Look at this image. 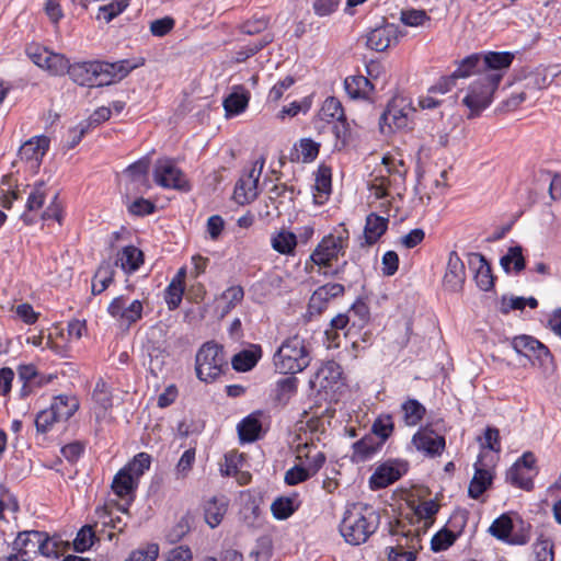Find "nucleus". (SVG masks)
<instances>
[{
    "label": "nucleus",
    "instance_id": "a878e982",
    "mask_svg": "<svg viewBox=\"0 0 561 561\" xmlns=\"http://www.w3.org/2000/svg\"><path fill=\"white\" fill-rule=\"evenodd\" d=\"M250 93L243 87L238 85L233 91L224 100V108L226 116L232 117L241 114L248 107Z\"/></svg>",
    "mask_w": 561,
    "mask_h": 561
},
{
    "label": "nucleus",
    "instance_id": "72a5a7b5",
    "mask_svg": "<svg viewBox=\"0 0 561 561\" xmlns=\"http://www.w3.org/2000/svg\"><path fill=\"white\" fill-rule=\"evenodd\" d=\"M37 66L53 76H64L67 70V57L61 54L53 53L47 48L43 60H41V65Z\"/></svg>",
    "mask_w": 561,
    "mask_h": 561
},
{
    "label": "nucleus",
    "instance_id": "412c9836",
    "mask_svg": "<svg viewBox=\"0 0 561 561\" xmlns=\"http://www.w3.org/2000/svg\"><path fill=\"white\" fill-rule=\"evenodd\" d=\"M229 506L225 495L213 496L203 504L204 519L210 528H216L222 522Z\"/></svg>",
    "mask_w": 561,
    "mask_h": 561
},
{
    "label": "nucleus",
    "instance_id": "6e6d98bb",
    "mask_svg": "<svg viewBox=\"0 0 561 561\" xmlns=\"http://www.w3.org/2000/svg\"><path fill=\"white\" fill-rule=\"evenodd\" d=\"M95 539V531L90 525L83 526L73 540V548L77 552H84L92 547Z\"/></svg>",
    "mask_w": 561,
    "mask_h": 561
},
{
    "label": "nucleus",
    "instance_id": "f257e3e1",
    "mask_svg": "<svg viewBox=\"0 0 561 561\" xmlns=\"http://www.w3.org/2000/svg\"><path fill=\"white\" fill-rule=\"evenodd\" d=\"M379 524L380 515L371 506L353 503L344 512L340 533L347 543L359 546L376 533Z\"/></svg>",
    "mask_w": 561,
    "mask_h": 561
},
{
    "label": "nucleus",
    "instance_id": "49530a36",
    "mask_svg": "<svg viewBox=\"0 0 561 561\" xmlns=\"http://www.w3.org/2000/svg\"><path fill=\"white\" fill-rule=\"evenodd\" d=\"M394 430L392 416L390 414L379 415L371 426V434L377 437L378 442L383 445L386 440L391 436Z\"/></svg>",
    "mask_w": 561,
    "mask_h": 561
},
{
    "label": "nucleus",
    "instance_id": "cd10ccee",
    "mask_svg": "<svg viewBox=\"0 0 561 561\" xmlns=\"http://www.w3.org/2000/svg\"><path fill=\"white\" fill-rule=\"evenodd\" d=\"M492 481L491 471L474 463V474L469 484L468 495L478 500L491 486Z\"/></svg>",
    "mask_w": 561,
    "mask_h": 561
},
{
    "label": "nucleus",
    "instance_id": "4c0bfd02",
    "mask_svg": "<svg viewBox=\"0 0 561 561\" xmlns=\"http://www.w3.org/2000/svg\"><path fill=\"white\" fill-rule=\"evenodd\" d=\"M453 73L457 79L468 78L473 75L481 77L483 69L481 65L480 53L472 54L463 58Z\"/></svg>",
    "mask_w": 561,
    "mask_h": 561
},
{
    "label": "nucleus",
    "instance_id": "ea45409f",
    "mask_svg": "<svg viewBox=\"0 0 561 561\" xmlns=\"http://www.w3.org/2000/svg\"><path fill=\"white\" fill-rule=\"evenodd\" d=\"M262 424L260 420L251 414L244 417L238 424V434L241 442H254L259 438V434L261 432Z\"/></svg>",
    "mask_w": 561,
    "mask_h": 561
},
{
    "label": "nucleus",
    "instance_id": "864d4df0",
    "mask_svg": "<svg viewBox=\"0 0 561 561\" xmlns=\"http://www.w3.org/2000/svg\"><path fill=\"white\" fill-rule=\"evenodd\" d=\"M150 456L146 453H139L123 469L133 474L134 479L138 482V479L150 468Z\"/></svg>",
    "mask_w": 561,
    "mask_h": 561
},
{
    "label": "nucleus",
    "instance_id": "de8ad7c7",
    "mask_svg": "<svg viewBox=\"0 0 561 561\" xmlns=\"http://www.w3.org/2000/svg\"><path fill=\"white\" fill-rule=\"evenodd\" d=\"M314 190L318 193L314 195V202L322 204L319 198L325 197L331 192V169L329 167H319L316 174Z\"/></svg>",
    "mask_w": 561,
    "mask_h": 561
},
{
    "label": "nucleus",
    "instance_id": "0eeeda50",
    "mask_svg": "<svg viewBox=\"0 0 561 561\" xmlns=\"http://www.w3.org/2000/svg\"><path fill=\"white\" fill-rule=\"evenodd\" d=\"M348 247V231L343 229L337 234L325 236L313 250L310 260L318 266H331L334 261L345 254Z\"/></svg>",
    "mask_w": 561,
    "mask_h": 561
},
{
    "label": "nucleus",
    "instance_id": "f704fd0d",
    "mask_svg": "<svg viewBox=\"0 0 561 561\" xmlns=\"http://www.w3.org/2000/svg\"><path fill=\"white\" fill-rule=\"evenodd\" d=\"M136 486L137 481L134 479V476L123 468L115 474L112 482V490L119 497L133 494Z\"/></svg>",
    "mask_w": 561,
    "mask_h": 561
},
{
    "label": "nucleus",
    "instance_id": "8fccbe9b",
    "mask_svg": "<svg viewBox=\"0 0 561 561\" xmlns=\"http://www.w3.org/2000/svg\"><path fill=\"white\" fill-rule=\"evenodd\" d=\"M319 148L320 145L318 142L310 138H304L299 142V150L296 149L295 157L294 153H291L290 159L293 161H299L301 156L302 162H311L318 157Z\"/></svg>",
    "mask_w": 561,
    "mask_h": 561
},
{
    "label": "nucleus",
    "instance_id": "ddd939ff",
    "mask_svg": "<svg viewBox=\"0 0 561 561\" xmlns=\"http://www.w3.org/2000/svg\"><path fill=\"white\" fill-rule=\"evenodd\" d=\"M412 443L419 451L431 458L440 456L446 447L445 437L436 434L428 426L419 430L413 435Z\"/></svg>",
    "mask_w": 561,
    "mask_h": 561
},
{
    "label": "nucleus",
    "instance_id": "052dcab7",
    "mask_svg": "<svg viewBox=\"0 0 561 561\" xmlns=\"http://www.w3.org/2000/svg\"><path fill=\"white\" fill-rule=\"evenodd\" d=\"M159 556L157 543H147L134 550L125 561H156Z\"/></svg>",
    "mask_w": 561,
    "mask_h": 561
},
{
    "label": "nucleus",
    "instance_id": "9b49d317",
    "mask_svg": "<svg viewBox=\"0 0 561 561\" xmlns=\"http://www.w3.org/2000/svg\"><path fill=\"white\" fill-rule=\"evenodd\" d=\"M265 163L261 157L256 160L251 170L237 182L233 197L237 203L244 205L254 201L257 196V183Z\"/></svg>",
    "mask_w": 561,
    "mask_h": 561
},
{
    "label": "nucleus",
    "instance_id": "58836bf2",
    "mask_svg": "<svg viewBox=\"0 0 561 561\" xmlns=\"http://www.w3.org/2000/svg\"><path fill=\"white\" fill-rule=\"evenodd\" d=\"M274 39L273 34L264 33L259 39L251 42L244 46H242L239 50L236 51L234 59L237 62H244L250 57L254 56L256 53L262 50L268 44H271Z\"/></svg>",
    "mask_w": 561,
    "mask_h": 561
},
{
    "label": "nucleus",
    "instance_id": "6e6552de",
    "mask_svg": "<svg viewBox=\"0 0 561 561\" xmlns=\"http://www.w3.org/2000/svg\"><path fill=\"white\" fill-rule=\"evenodd\" d=\"M153 181L157 185L182 192H188L191 185L183 171L170 158H159L153 167Z\"/></svg>",
    "mask_w": 561,
    "mask_h": 561
},
{
    "label": "nucleus",
    "instance_id": "c03bdc74",
    "mask_svg": "<svg viewBox=\"0 0 561 561\" xmlns=\"http://www.w3.org/2000/svg\"><path fill=\"white\" fill-rule=\"evenodd\" d=\"M500 264L506 273L511 272L512 264L514 272L520 273L525 268L523 248L520 245L511 247L507 253L501 257Z\"/></svg>",
    "mask_w": 561,
    "mask_h": 561
},
{
    "label": "nucleus",
    "instance_id": "f8f14e48",
    "mask_svg": "<svg viewBox=\"0 0 561 561\" xmlns=\"http://www.w3.org/2000/svg\"><path fill=\"white\" fill-rule=\"evenodd\" d=\"M408 471V463L402 460H388L378 466L369 478L371 490H380L394 483Z\"/></svg>",
    "mask_w": 561,
    "mask_h": 561
},
{
    "label": "nucleus",
    "instance_id": "69168bd1",
    "mask_svg": "<svg viewBox=\"0 0 561 561\" xmlns=\"http://www.w3.org/2000/svg\"><path fill=\"white\" fill-rule=\"evenodd\" d=\"M127 7L124 0L111 2L102 5L99 9L98 20H104L106 23L111 22L114 18L119 15Z\"/></svg>",
    "mask_w": 561,
    "mask_h": 561
},
{
    "label": "nucleus",
    "instance_id": "473e14b6",
    "mask_svg": "<svg viewBox=\"0 0 561 561\" xmlns=\"http://www.w3.org/2000/svg\"><path fill=\"white\" fill-rule=\"evenodd\" d=\"M115 268L110 262H102L96 270L92 282V294L103 293L114 280Z\"/></svg>",
    "mask_w": 561,
    "mask_h": 561
},
{
    "label": "nucleus",
    "instance_id": "393cba45",
    "mask_svg": "<svg viewBox=\"0 0 561 561\" xmlns=\"http://www.w3.org/2000/svg\"><path fill=\"white\" fill-rule=\"evenodd\" d=\"M142 263V251L134 245H126L117 253L114 267L121 266L124 272L131 274L138 271Z\"/></svg>",
    "mask_w": 561,
    "mask_h": 561
},
{
    "label": "nucleus",
    "instance_id": "e433bc0d",
    "mask_svg": "<svg viewBox=\"0 0 561 561\" xmlns=\"http://www.w3.org/2000/svg\"><path fill=\"white\" fill-rule=\"evenodd\" d=\"M149 168H150V158H149V156H145V157L140 158L139 160H137L136 162L128 165L124 170V173L127 174L133 182H137L146 187H149L150 186L149 182H148Z\"/></svg>",
    "mask_w": 561,
    "mask_h": 561
},
{
    "label": "nucleus",
    "instance_id": "bf43d9fd",
    "mask_svg": "<svg viewBox=\"0 0 561 561\" xmlns=\"http://www.w3.org/2000/svg\"><path fill=\"white\" fill-rule=\"evenodd\" d=\"M46 195H47L46 184L43 181L37 182L28 195V198L26 202L27 210L33 211V210H37V209L42 208V206L44 205Z\"/></svg>",
    "mask_w": 561,
    "mask_h": 561
},
{
    "label": "nucleus",
    "instance_id": "5701e85b",
    "mask_svg": "<svg viewBox=\"0 0 561 561\" xmlns=\"http://www.w3.org/2000/svg\"><path fill=\"white\" fill-rule=\"evenodd\" d=\"M383 445L377 440L374 435H365L352 446L353 453L351 459L353 462L360 463L369 460L376 455Z\"/></svg>",
    "mask_w": 561,
    "mask_h": 561
},
{
    "label": "nucleus",
    "instance_id": "dca6fc26",
    "mask_svg": "<svg viewBox=\"0 0 561 561\" xmlns=\"http://www.w3.org/2000/svg\"><path fill=\"white\" fill-rule=\"evenodd\" d=\"M466 279L465 264L456 251L448 256L446 272L443 278V286L446 290L457 293L462 289Z\"/></svg>",
    "mask_w": 561,
    "mask_h": 561
},
{
    "label": "nucleus",
    "instance_id": "4be33fe9",
    "mask_svg": "<svg viewBox=\"0 0 561 561\" xmlns=\"http://www.w3.org/2000/svg\"><path fill=\"white\" fill-rule=\"evenodd\" d=\"M48 148V137L36 136L20 147L19 156L22 160L33 162L36 167H38Z\"/></svg>",
    "mask_w": 561,
    "mask_h": 561
},
{
    "label": "nucleus",
    "instance_id": "e2e57ef3",
    "mask_svg": "<svg viewBox=\"0 0 561 561\" xmlns=\"http://www.w3.org/2000/svg\"><path fill=\"white\" fill-rule=\"evenodd\" d=\"M61 420L57 417V414L49 407L46 410H43L37 413L35 417V426L37 432L47 433L56 422H60Z\"/></svg>",
    "mask_w": 561,
    "mask_h": 561
},
{
    "label": "nucleus",
    "instance_id": "423d86ee",
    "mask_svg": "<svg viewBox=\"0 0 561 561\" xmlns=\"http://www.w3.org/2000/svg\"><path fill=\"white\" fill-rule=\"evenodd\" d=\"M513 348L538 365L545 374H552L556 369L553 356L549 348L530 335L515 336L512 341Z\"/></svg>",
    "mask_w": 561,
    "mask_h": 561
},
{
    "label": "nucleus",
    "instance_id": "a18cd8bd",
    "mask_svg": "<svg viewBox=\"0 0 561 561\" xmlns=\"http://www.w3.org/2000/svg\"><path fill=\"white\" fill-rule=\"evenodd\" d=\"M298 508L296 497L280 496L271 505V511L276 519L284 520L291 516Z\"/></svg>",
    "mask_w": 561,
    "mask_h": 561
},
{
    "label": "nucleus",
    "instance_id": "aec40b11",
    "mask_svg": "<svg viewBox=\"0 0 561 561\" xmlns=\"http://www.w3.org/2000/svg\"><path fill=\"white\" fill-rule=\"evenodd\" d=\"M397 39V28L394 25L386 24L366 34V46L376 51H383Z\"/></svg>",
    "mask_w": 561,
    "mask_h": 561
},
{
    "label": "nucleus",
    "instance_id": "bb28decb",
    "mask_svg": "<svg viewBox=\"0 0 561 561\" xmlns=\"http://www.w3.org/2000/svg\"><path fill=\"white\" fill-rule=\"evenodd\" d=\"M388 218L378 216L375 213L366 217L364 228L365 242L368 245L375 244L388 229Z\"/></svg>",
    "mask_w": 561,
    "mask_h": 561
},
{
    "label": "nucleus",
    "instance_id": "7ed1b4c3",
    "mask_svg": "<svg viewBox=\"0 0 561 561\" xmlns=\"http://www.w3.org/2000/svg\"><path fill=\"white\" fill-rule=\"evenodd\" d=\"M229 370L224 347L215 342L204 343L195 356L197 378L206 383L214 382Z\"/></svg>",
    "mask_w": 561,
    "mask_h": 561
},
{
    "label": "nucleus",
    "instance_id": "603ef678",
    "mask_svg": "<svg viewBox=\"0 0 561 561\" xmlns=\"http://www.w3.org/2000/svg\"><path fill=\"white\" fill-rule=\"evenodd\" d=\"M184 284L181 279H172L165 289V302L170 310H175L182 302Z\"/></svg>",
    "mask_w": 561,
    "mask_h": 561
},
{
    "label": "nucleus",
    "instance_id": "39448f33",
    "mask_svg": "<svg viewBox=\"0 0 561 561\" xmlns=\"http://www.w3.org/2000/svg\"><path fill=\"white\" fill-rule=\"evenodd\" d=\"M499 88V76L478 77L469 87L462 104L470 111L468 118L478 117L493 101L494 92Z\"/></svg>",
    "mask_w": 561,
    "mask_h": 561
},
{
    "label": "nucleus",
    "instance_id": "a19ab883",
    "mask_svg": "<svg viewBox=\"0 0 561 561\" xmlns=\"http://www.w3.org/2000/svg\"><path fill=\"white\" fill-rule=\"evenodd\" d=\"M324 275L337 277L341 280L346 282L347 285L351 287L358 283L362 275V271L358 265H350L347 261H344L341 265H339L331 272H324Z\"/></svg>",
    "mask_w": 561,
    "mask_h": 561
},
{
    "label": "nucleus",
    "instance_id": "f3484780",
    "mask_svg": "<svg viewBox=\"0 0 561 561\" xmlns=\"http://www.w3.org/2000/svg\"><path fill=\"white\" fill-rule=\"evenodd\" d=\"M43 531L24 530L20 531L13 541V550L21 554L22 561H33L41 550Z\"/></svg>",
    "mask_w": 561,
    "mask_h": 561
},
{
    "label": "nucleus",
    "instance_id": "774afa93",
    "mask_svg": "<svg viewBox=\"0 0 561 561\" xmlns=\"http://www.w3.org/2000/svg\"><path fill=\"white\" fill-rule=\"evenodd\" d=\"M309 478H311V474L306 466L296 465L286 471L284 481L287 485H297Z\"/></svg>",
    "mask_w": 561,
    "mask_h": 561
},
{
    "label": "nucleus",
    "instance_id": "c9c22d12",
    "mask_svg": "<svg viewBox=\"0 0 561 561\" xmlns=\"http://www.w3.org/2000/svg\"><path fill=\"white\" fill-rule=\"evenodd\" d=\"M403 422L408 426L417 425L426 413L425 407L416 399H408L401 404Z\"/></svg>",
    "mask_w": 561,
    "mask_h": 561
},
{
    "label": "nucleus",
    "instance_id": "20e7f679",
    "mask_svg": "<svg viewBox=\"0 0 561 561\" xmlns=\"http://www.w3.org/2000/svg\"><path fill=\"white\" fill-rule=\"evenodd\" d=\"M529 523L517 517L515 520L508 513H503L493 520L488 531L500 541L512 546H524L530 540Z\"/></svg>",
    "mask_w": 561,
    "mask_h": 561
},
{
    "label": "nucleus",
    "instance_id": "680f3d73",
    "mask_svg": "<svg viewBox=\"0 0 561 561\" xmlns=\"http://www.w3.org/2000/svg\"><path fill=\"white\" fill-rule=\"evenodd\" d=\"M270 24L267 16H253L252 19L240 24L239 30L247 35H255L264 32Z\"/></svg>",
    "mask_w": 561,
    "mask_h": 561
},
{
    "label": "nucleus",
    "instance_id": "7c9ffc66",
    "mask_svg": "<svg viewBox=\"0 0 561 561\" xmlns=\"http://www.w3.org/2000/svg\"><path fill=\"white\" fill-rule=\"evenodd\" d=\"M297 390L298 379L294 375L282 378L275 385L274 401L277 405L284 407L297 393Z\"/></svg>",
    "mask_w": 561,
    "mask_h": 561
},
{
    "label": "nucleus",
    "instance_id": "4d7b16f0",
    "mask_svg": "<svg viewBox=\"0 0 561 561\" xmlns=\"http://www.w3.org/2000/svg\"><path fill=\"white\" fill-rule=\"evenodd\" d=\"M345 291V287L339 283H328L320 286L313 293V300H331L333 298L343 296Z\"/></svg>",
    "mask_w": 561,
    "mask_h": 561
},
{
    "label": "nucleus",
    "instance_id": "2eb2a0df",
    "mask_svg": "<svg viewBox=\"0 0 561 561\" xmlns=\"http://www.w3.org/2000/svg\"><path fill=\"white\" fill-rule=\"evenodd\" d=\"M342 374L343 370L340 364L334 360H329L323 364L310 379V388L318 391L334 390L341 382Z\"/></svg>",
    "mask_w": 561,
    "mask_h": 561
},
{
    "label": "nucleus",
    "instance_id": "9d476101",
    "mask_svg": "<svg viewBox=\"0 0 561 561\" xmlns=\"http://www.w3.org/2000/svg\"><path fill=\"white\" fill-rule=\"evenodd\" d=\"M413 108L403 99L392 100L380 117L381 131L386 133V126L388 127V131L408 128Z\"/></svg>",
    "mask_w": 561,
    "mask_h": 561
},
{
    "label": "nucleus",
    "instance_id": "b1692460",
    "mask_svg": "<svg viewBox=\"0 0 561 561\" xmlns=\"http://www.w3.org/2000/svg\"><path fill=\"white\" fill-rule=\"evenodd\" d=\"M96 61H82L70 65L67 59V70L66 73L70 76L73 82L82 87L92 88V82L95 70Z\"/></svg>",
    "mask_w": 561,
    "mask_h": 561
},
{
    "label": "nucleus",
    "instance_id": "c85d7f7f",
    "mask_svg": "<svg viewBox=\"0 0 561 561\" xmlns=\"http://www.w3.org/2000/svg\"><path fill=\"white\" fill-rule=\"evenodd\" d=\"M344 88L346 93L352 99H368L374 90V85L369 79L359 75L347 77L344 80Z\"/></svg>",
    "mask_w": 561,
    "mask_h": 561
},
{
    "label": "nucleus",
    "instance_id": "3c124183",
    "mask_svg": "<svg viewBox=\"0 0 561 561\" xmlns=\"http://www.w3.org/2000/svg\"><path fill=\"white\" fill-rule=\"evenodd\" d=\"M506 481L512 485L520 488L526 491L534 489V481L530 476L524 472V469L518 468V465H513L506 472Z\"/></svg>",
    "mask_w": 561,
    "mask_h": 561
},
{
    "label": "nucleus",
    "instance_id": "f03ea898",
    "mask_svg": "<svg viewBox=\"0 0 561 561\" xmlns=\"http://www.w3.org/2000/svg\"><path fill=\"white\" fill-rule=\"evenodd\" d=\"M310 362L311 355L306 341L298 335L286 339L273 356L275 370L283 375L301 373Z\"/></svg>",
    "mask_w": 561,
    "mask_h": 561
},
{
    "label": "nucleus",
    "instance_id": "6ab92c4d",
    "mask_svg": "<svg viewBox=\"0 0 561 561\" xmlns=\"http://www.w3.org/2000/svg\"><path fill=\"white\" fill-rule=\"evenodd\" d=\"M469 266L474 270V278L477 285L482 290H490L494 286V276L492 268L484 255L480 253H471L469 255Z\"/></svg>",
    "mask_w": 561,
    "mask_h": 561
},
{
    "label": "nucleus",
    "instance_id": "5fc2aeb1",
    "mask_svg": "<svg viewBox=\"0 0 561 561\" xmlns=\"http://www.w3.org/2000/svg\"><path fill=\"white\" fill-rule=\"evenodd\" d=\"M552 79L548 78L546 69L536 70L525 78L524 87L531 93L550 85Z\"/></svg>",
    "mask_w": 561,
    "mask_h": 561
},
{
    "label": "nucleus",
    "instance_id": "1a4fd4ad",
    "mask_svg": "<svg viewBox=\"0 0 561 561\" xmlns=\"http://www.w3.org/2000/svg\"><path fill=\"white\" fill-rule=\"evenodd\" d=\"M144 306L138 299L130 300L121 295L114 298L107 307V312L122 324L130 327L142 318Z\"/></svg>",
    "mask_w": 561,
    "mask_h": 561
},
{
    "label": "nucleus",
    "instance_id": "a211bd4d",
    "mask_svg": "<svg viewBox=\"0 0 561 561\" xmlns=\"http://www.w3.org/2000/svg\"><path fill=\"white\" fill-rule=\"evenodd\" d=\"M466 517L465 515L455 516L449 524L454 528H458L457 530H451L447 528H443L437 531L432 540H431V549L434 552H440L447 550L449 547L454 545L457 538L461 535L462 529L466 526Z\"/></svg>",
    "mask_w": 561,
    "mask_h": 561
},
{
    "label": "nucleus",
    "instance_id": "4468645a",
    "mask_svg": "<svg viewBox=\"0 0 561 561\" xmlns=\"http://www.w3.org/2000/svg\"><path fill=\"white\" fill-rule=\"evenodd\" d=\"M481 65L484 78L499 76V83L503 79L504 72L510 68L514 60V54L510 51H488L480 53Z\"/></svg>",
    "mask_w": 561,
    "mask_h": 561
},
{
    "label": "nucleus",
    "instance_id": "338daca9",
    "mask_svg": "<svg viewBox=\"0 0 561 561\" xmlns=\"http://www.w3.org/2000/svg\"><path fill=\"white\" fill-rule=\"evenodd\" d=\"M112 67L105 65L104 61H96L92 88L93 87H104L115 82V77L110 71Z\"/></svg>",
    "mask_w": 561,
    "mask_h": 561
},
{
    "label": "nucleus",
    "instance_id": "09e8293b",
    "mask_svg": "<svg viewBox=\"0 0 561 561\" xmlns=\"http://www.w3.org/2000/svg\"><path fill=\"white\" fill-rule=\"evenodd\" d=\"M244 297V290L241 286L236 285L227 288L221 295L220 299L226 302L220 312V317H226L233 308H236Z\"/></svg>",
    "mask_w": 561,
    "mask_h": 561
},
{
    "label": "nucleus",
    "instance_id": "c756f323",
    "mask_svg": "<svg viewBox=\"0 0 561 561\" xmlns=\"http://www.w3.org/2000/svg\"><path fill=\"white\" fill-rule=\"evenodd\" d=\"M261 356V346L252 345L251 348L243 350L236 354L231 359V364L237 371H249L257 364Z\"/></svg>",
    "mask_w": 561,
    "mask_h": 561
},
{
    "label": "nucleus",
    "instance_id": "2f4dec72",
    "mask_svg": "<svg viewBox=\"0 0 561 561\" xmlns=\"http://www.w3.org/2000/svg\"><path fill=\"white\" fill-rule=\"evenodd\" d=\"M50 408L61 421L69 420L79 409V400L75 396L59 394L54 398Z\"/></svg>",
    "mask_w": 561,
    "mask_h": 561
},
{
    "label": "nucleus",
    "instance_id": "0e129e2a",
    "mask_svg": "<svg viewBox=\"0 0 561 561\" xmlns=\"http://www.w3.org/2000/svg\"><path fill=\"white\" fill-rule=\"evenodd\" d=\"M382 163L387 170L388 175L393 176V181L400 180L402 183L404 182L407 175V168L403 160H396L391 157H383Z\"/></svg>",
    "mask_w": 561,
    "mask_h": 561
},
{
    "label": "nucleus",
    "instance_id": "13d9d810",
    "mask_svg": "<svg viewBox=\"0 0 561 561\" xmlns=\"http://www.w3.org/2000/svg\"><path fill=\"white\" fill-rule=\"evenodd\" d=\"M321 112L325 119L341 121L345 117L342 103L334 96L327 98Z\"/></svg>",
    "mask_w": 561,
    "mask_h": 561
},
{
    "label": "nucleus",
    "instance_id": "79ce46f5",
    "mask_svg": "<svg viewBox=\"0 0 561 561\" xmlns=\"http://www.w3.org/2000/svg\"><path fill=\"white\" fill-rule=\"evenodd\" d=\"M271 243L276 252L290 255L297 245V237L294 232L283 229L272 238Z\"/></svg>",
    "mask_w": 561,
    "mask_h": 561
},
{
    "label": "nucleus",
    "instance_id": "37998d69",
    "mask_svg": "<svg viewBox=\"0 0 561 561\" xmlns=\"http://www.w3.org/2000/svg\"><path fill=\"white\" fill-rule=\"evenodd\" d=\"M297 458L299 460L306 458V468L308 469L311 477L314 476L325 462V456L322 451H317L313 455H310L308 444L298 445Z\"/></svg>",
    "mask_w": 561,
    "mask_h": 561
}]
</instances>
